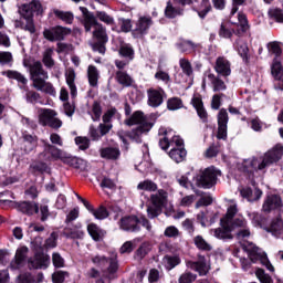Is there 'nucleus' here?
Masks as SVG:
<instances>
[{
  "label": "nucleus",
  "mask_w": 283,
  "mask_h": 283,
  "mask_svg": "<svg viewBox=\"0 0 283 283\" xmlns=\"http://www.w3.org/2000/svg\"><path fill=\"white\" fill-rule=\"evenodd\" d=\"M80 11L82 12V17L77 19L80 23H82L85 32H92L93 28V39H95V43L92 45L93 51L98 52V54H105V52H107L105 45H107V41H109L107 29L98 23L96 15H94L87 8L80 7Z\"/></svg>",
  "instance_id": "nucleus-1"
},
{
  "label": "nucleus",
  "mask_w": 283,
  "mask_h": 283,
  "mask_svg": "<svg viewBox=\"0 0 283 283\" xmlns=\"http://www.w3.org/2000/svg\"><path fill=\"white\" fill-rule=\"evenodd\" d=\"M159 147L164 151H167L169 147H172L169 151L171 160L175 163H182L187 158V150L182 145L185 142L180 136L176 135V132L171 128L160 127L159 132Z\"/></svg>",
  "instance_id": "nucleus-2"
},
{
  "label": "nucleus",
  "mask_w": 283,
  "mask_h": 283,
  "mask_svg": "<svg viewBox=\"0 0 283 283\" xmlns=\"http://www.w3.org/2000/svg\"><path fill=\"white\" fill-rule=\"evenodd\" d=\"M155 123V114H150L147 116L142 111L133 113V115L129 118L125 119V125H128V127H132L133 125L138 126L127 133L128 138H130V140H134L135 143H143V136L151 132V128L154 127Z\"/></svg>",
  "instance_id": "nucleus-3"
},
{
  "label": "nucleus",
  "mask_w": 283,
  "mask_h": 283,
  "mask_svg": "<svg viewBox=\"0 0 283 283\" xmlns=\"http://www.w3.org/2000/svg\"><path fill=\"white\" fill-rule=\"evenodd\" d=\"M283 156L282 144H276L272 149L268 150L263 156L251 157L243 161L245 171H264L266 167L280 163Z\"/></svg>",
  "instance_id": "nucleus-4"
},
{
  "label": "nucleus",
  "mask_w": 283,
  "mask_h": 283,
  "mask_svg": "<svg viewBox=\"0 0 283 283\" xmlns=\"http://www.w3.org/2000/svg\"><path fill=\"white\" fill-rule=\"evenodd\" d=\"M29 72L34 90L48 94L49 96H56V88L54 87V84L48 82L50 75L48 74V71L43 69L41 61H35L30 64Z\"/></svg>",
  "instance_id": "nucleus-5"
},
{
  "label": "nucleus",
  "mask_w": 283,
  "mask_h": 283,
  "mask_svg": "<svg viewBox=\"0 0 283 283\" xmlns=\"http://www.w3.org/2000/svg\"><path fill=\"white\" fill-rule=\"evenodd\" d=\"M21 17L27 20V23L22 25V30L34 34L36 32V27L34 25V14H43V6L41 1L33 0L30 3L22 4L19 9Z\"/></svg>",
  "instance_id": "nucleus-6"
},
{
  "label": "nucleus",
  "mask_w": 283,
  "mask_h": 283,
  "mask_svg": "<svg viewBox=\"0 0 283 283\" xmlns=\"http://www.w3.org/2000/svg\"><path fill=\"white\" fill-rule=\"evenodd\" d=\"M91 262L95 266L104 269L102 271V277H105L106 280H116V273L118 272V260L116 259V254L111 258H107L103 254H92Z\"/></svg>",
  "instance_id": "nucleus-7"
},
{
  "label": "nucleus",
  "mask_w": 283,
  "mask_h": 283,
  "mask_svg": "<svg viewBox=\"0 0 283 283\" xmlns=\"http://www.w3.org/2000/svg\"><path fill=\"white\" fill-rule=\"evenodd\" d=\"M218 176H220V170L213 166H210L203 170H200L192 180L196 187H200L201 189H211V187H216Z\"/></svg>",
  "instance_id": "nucleus-8"
},
{
  "label": "nucleus",
  "mask_w": 283,
  "mask_h": 283,
  "mask_svg": "<svg viewBox=\"0 0 283 283\" xmlns=\"http://www.w3.org/2000/svg\"><path fill=\"white\" fill-rule=\"evenodd\" d=\"M168 198L169 193L164 189H159L157 192L150 195V205L147 207V216L150 220L158 218L163 213V207H167Z\"/></svg>",
  "instance_id": "nucleus-9"
},
{
  "label": "nucleus",
  "mask_w": 283,
  "mask_h": 283,
  "mask_svg": "<svg viewBox=\"0 0 283 283\" xmlns=\"http://www.w3.org/2000/svg\"><path fill=\"white\" fill-rule=\"evenodd\" d=\"M245 251L248 252L250 262H252V264L261 262V264H263V266H265L271 273L275 271V268L273 264H271L269 256H266V253L262 251V249L258 248L253 243H249V247L245 248Z\"/></svg>",
  "instance_id": "nucleus-10"
},
{
  "label": "nucleus",
  "mask_w": 283,
  "mask_h": 283,
  "mask_svg": "<svg viewBox=\"0 0 283 283\" xmlns=\"http://www.w3.org/2000/svg\"><path fill=\"white\" fill-rule=\"evenodd\" d=\"M59 113L51 108H42L39 115V122L42 127H51V129H61L63 127V120L59 117Z\"/></svg>",
  "instance_id": "nucleus-11"
},
{
  "label": "nucleus",
  "mask_w": 283,
  "mask_h": 283,
  "mask_svg": "<svg viewBox=\"0 0 283 283\" xmlns=\"http://www.w3.org/2000/svg\"><path fill=\"white\" fill-rule=\"evenodd\" d=\"M232 231L239 242H247L251 238V229L243 217L235 218L232 221Z\"/></svg>",
  "instance_id": "nucleus-12"
},
{
  "label": "nucleus",
  "mask_w": 283,
  "mask_h": 283,
  "mask_svg": "<svg viewBox=\"0 0 283 283\" xmlns=\"http://www.w3.org/2000/svg\"><path fill=\"white\" fill-rule=\"evenodd\" d=\"M70 32H72V30H70L69 28L55 25V27L45 28L42 34L46 41L54 43L56 41H63L65 36L70 34Z\"/></svg>",
  "instance_id": "nucleus-13"
},
{
  "label": "nucleus",
  "mask_w": 283,
  "mask_h": 283,
  "mask_svg": "<svg viewBox=\"0 0 283 283\" xmlns=\"http://www.w3.org/2000/svg\"><path fill=\"white\" fill-rule=\"evenodd\" d=\"M44 149L39 154L40 160H65L63 156V150L59 149L56 146L43 140Z\"/></svg>",
  "instance_id": "nucleus-14"
},
{
  "label": "nucleus",
  "mask_w": 283,
  "mask_h": 283,
  "mask_svg": "<svg viewBox=\"0 0 283 283\" xmlns=\"http://www.w3.org/2000/svg\"><path fill=\"white\" fill-rule=\"evenodd\" d=\"M154 21L149 17H139L132 30L134 39H143L151 28Z\"/></svg>",
  "instance_id": "nucleus-15"
},
{
  "label": "nucleus",
  "mask_w": 283,
  "mask_h": 283,
  "mask_svg": "<svg viewBox=\"0 0 283 283\" xmlns=\"http://www.w3.org/2000/svg\"><path fill=\"white\" fill-rule=\"evenodd\" d=\"M207 83H210L213 92H224V90H227V84L224 83V81H222L219 76H216V74H213L211 70H208L203 73V90L207 87Z\"/></svg>",
  "instance_id": "nucleus-16"
},
{
  "label": "nucleus",
  "mask_w": 283,
  "mask_h": 283,
  "mask_svg": "<svg viewBox=\"0 0 283 283\" xmlns=\"http://www.w3.org/2000/svg\"><path fill=\"white\" fill-rule=\"evenodd\" d=\"M21 140V150L27 155L32 154V151L39 147V137H36V135L23 132Z\"/></svg>",
  "instance_id": "nucleus-17"
},
{
  "label": "nucleus",
  "mask_w": 283,
  "mask_h": 283,
  "mask_svg": "<svg viewBox=\"0 0 283 283\" xmlns=\"http://www.w3.org/2000/svg\"><path fill=\"white\" fill-rule=\"evenodd\" d=\"M272 76L274 78V90L283 92V67L280 59L274 57L271 66Z\"/></svg>",
  "instance_id": "nucleus-18"
},
{
  "label": "nucleus",
  "mask_w": 283,
  "mask_h": 283,
  "mask_svg": "<svg viewBox=\"0 0 283 283\" xmlns=\"http://www.w3.org/2000/svg\"><path fill=\"white\" fill-rule=\"evenodd\" d=\"M119 227L123 231L136 233L140 231V219L136 216L123 217L119 221Z\"/></svg>",
  "instance_id": "nucleus-19"
},
{
  "label": "nucleus",
  "mask_w": 283,
  "mask_h": 283,
  "mask_svg": "<svg viewBox=\"0 0 283 283\" xmlns=\"http://www.w3.org/2000/svg\"><path fill=\"white\" fill-rule=\"evenodd\" d=\"M218 133L219 140H227V125L229 124V113L226 108H221L218 113Z\"/></svg>",
  "instance_id": "nucleus-20"
},
{
  "label": "nucleus",
  "mask_w": 283,
  "mask_h": 283,
  "mask_svg": "<svg viewBox=\"0 0 283 283\" xmlns=\"http://www.w3.org/2000/svg\"><path fill=\"white\" fill-rule=\"evenodd\" d=\"M283 207V201L282 197L280 195H268L263 202L262 210L265 213H271V211H275L277 209H282Z\"/></svg>",
  "instance_id": "nucleus-21"
},
{
  "label": "nucleus",
  "mask_w": 283,
  "mask_h": 283,
  "mask_svg": "<svg viewBox=\"0 0 283 283\" xmlns=\"http://www.w3.org/2000/svg\"><path fill=\"white\" fill-rule=\"evenodd\" d=\"M29 269H48L50 266V256L44 253H35L28 260Z\"/></svg>",
  "instance_id": "nucleus-22"
},
{
  "label": "nucleus",
  "mask_w": 283,
  "mask_h": 283,
  "mask_svg": "<svg viewBox=\"0 0 283 283\" xmlns=\"http://www.w3.org/2000/svg\"><path fill=\"white\" fill-rule=\"evenodd\" d=\"M221 227L212 230V234L218 240H233L231 231H233V223L221 222Z\"/></svg>",
  "instance_id": "nucleus-23"
},
{
  "label": "nucleus",
  "mask_w": 283,
  "mask_h": 283,
  "mask_svg": "<svg viewBox=\"0 0 283 283\" xmlns=\"http://www.w3.org/2000/svg\"><path fill=\"white\" fill-rule=\"evenodd\" d=\"M165 91L163 88H149L147 91L148 96V105L149 107H160L161 103H164L165 98L163 97Z\"/></svg>",
  "instance_id": "nucleus-24"
},
{
  "label": "nucleus",
  "mask_w": 283,
  "mask_h": 283,
  "mask_svg": "<svg viewBox=\"0 0 283 283\" xmlns=\"http://www.w3.org/2000/svg\"><path fill=\"white\" fill-rule=\"evenodd\" d=\"M28 251H29L28 247H21L17 250L14 260L11 261V264H10L13 271H17V269H21V266L25 264V260L28 258Z\"/></svg>",
  "instance_id": "nucleus-25"
},
{
  "label": "nucleus",
  "mask_w": 283,
  "mask_h": 283,
  "mask_svg": "<svg viewBox=\"0 0 283 283\" xmlns=\"http://www.w3.org/2000/svg\"><path fill=\"white\" fill-rule=\"evenodd\" d=\"M214 70L221 76H231V62L224 56H219L216 61Z\"/></svg>",
  "instance_id": "nucleus-26"
},
{
  "label": "nucleus",
  "mask_w": 283,
  "mask_h": 283,
  "mask_svg": "<svg viewBox=\"0 0 283 283\" xmlns=\"http://www.w3.org/2000/svg\"><path fill=\"white\" fill-rule=\"evenodd\" d=\"M191 104H192V107H195L202 123H208L209 114H207V109H205V104L202 103V99L200 97H193L191 99Z\"/></svg>",
  "instance_id": "nucleus-27"
},
{
  "label": "nucleus",
  "mask_w": 283,
  "mask_h": 283,
  "mask_svg": "<svg viewBox=\"0 0 283 283\" xmlns=\"http://www.w3.org/2000/svg\"><path fill=\"white\" fill-rule=\"evenodd\" d=\"M188 269L196 271L199 275H207V261L205 256L199 258L198 261H188L187 262Z\"/></svg>",
  "instance_id": "nucleus-28"
},
{
  "label": "nucleus",
  "mask_w": 283,
  "mask_h": 283,
  "mask_svg": "<svg viewBox=\"0 0 283 283\" xmlns=\"http://www.w3.org/2000/svg\"><path fill=\"white\" fill-rule=\"evenodd\" d=\"M199 46V43H195L191 40H180L176 43V48L186 54H191L192 52H196Z\"/></svg>",
  "instance_id": "nucleus-29"
},
{
  "label": "nucleus",
  "mask_w": 283,
  "mask_h": 283,
  "mask_svg": "<svg viewBox=\"0 0 283 283\" xmlns=\"http://www.w3.org/2000/svg\"><path fill=\"white\" fill-rule=\"evenodd\" d=\"M65 81L70 88V94L72 98H76L78 91L76 88V72L74 70H69L65 74Z\"/></svg>",
  "instance_id": "nucleus-30"
},
{
  "label": "nucleus",
  "mask_w": 283,
  "mask_h": 283,
  "mask_svg": "<svg viewBox=\"0 0 283 283\" xmlns=\"http://www.w3.org/2000/svg\"><path fill=\"white\" fill-rule=\"evenodd\" d=\"M233 45L244 63H249V45L244 42V40L238 38Z\"/></svg>",
  "instance_id": "nucleus-31"
},
{
  "label": "nucleus",
  "mask_w": 283,
  "mask_h": 283,
  "mask_svg": "<svg viewBox=\"0 0 283 283\" xmlns=\"http://www.w3.org/2000/svg\"><path fill=\"white\" fill-rule=\"evenodd\" d=\"M102 158L106 160H118L120 158V149L118 147H105L99 150Z\"/></svg>",
  "instance_id": "nucleus-32"
},
{
  "label": "nucleus",
  "mask_w": 283,
  "mask_h": 283,
  "mask_svg": "<svg viewBox=\"0 0 283 283\" xmlns=\"http://www.w3.org/2000/svg\"><path fill=\"white\" fill-rule=\"evenodd\" d=\"M240 195L242 198H247L248 202H255V200H260V198H262V190L255 189L253 191L250 187H247L241 189Z\"/></svg>",
  "instance_id": "nucleus-33"
},
{
  "label": "nucleus",
  "mask_w": 283,
  "mask_h": 283,
  "mask_svg": "<svg viewBox=\"0 0 283 283\" xmlns=\"http://www.w3.org/2000/svg\"><path fill=\"white\" fill-rule=\"evenodd\" d=\"M19 211L22 213H27V216H34V213H39V205L30 201H22L18 205Z\"/></svg>",
  "instance_id": "nucleus-34"
},
{
  "label": "nucleus",
  "mask_w": 283,
  "mask_h": 283,
  "mask_svg": "<svg viewBox=\"0 0 283 283\" xmlns=\"http://www.w3.org/2000/svg\"><path fill=\"white\" fill-rule=\"evenodd\" d=\"M2 76H7V78L17 81L19 85H28V77H25V75L19 73L18 71H4L2 72Z\"/></svg>",
  "instance_id": "nucleus-35"
},
{
  "label": "nucleus",
  "mask_w": 283,
  "mask_h": 283,
  "mask_svg": "<svg viewBox=\"0 0 283 283\" xmlns=\"http://www.w3.org/2000/svg\"><path fill=\"white\" fill-rule=\"evenodd\" d=\"M50 160L39 158L38 155V159L31 164V169H33V171H38L39 174H50V166L46 164Z\"/></svg>",
  "instance_id": "nucleus-36"
},
{
  "label": "nucleus",
  "mask_w": 283,
  "mask_h": 283,
  "mask_svg": "<svg viewBox=\"0 0 283 283\" xmlns=\"http://www.w3.org/2000/svg\"><path fill=\"white\" fill-rule=\"evenodd\" d=\"M52 56H54V49L49 48L43 52L42 63L48 70H52V67L55 65Z\"/></svg>",
  "instance_id": "nucleus-37"
},
{
  "label": "nucleus",
  "mask_w": 283,
  "mask_h": 283,
  "mask_svg": "<svg viewBox=\"0 0 283 283\" xmlns=\"http://www.w3.org/2000/svg\"><path fill=\"white\" fill-rule=\"evenodd\" d=\"M62 233L64 238H67L71 240H81V238H83L84 235L83 230H77V229L71 228L70 226L64 228Z\"/></svg>",
  "instance_id": "nucleus-38"
},
{
  "label": "nucleus",
  "mask_w": 283,
  "mask_h": 283,
  "mask_svg": "<svg viewBox=\"0 0 283 283\" xmlns=\"http://www.w3.org/2000/svg\"><path fill=\"white\" fill-rule=\"evenodd\" d=\"M165 269L167 271H171L172 269H176L178 264H180L181 260L178 255H166L163 260Z\"/></svg>",
  "instance_id": "nucleus-39"
},
{
  "label": "nucleus",
  "mask_w": 283,
  "mask_h": 283,
  "mask_svg": "<svg viewBox=\"0 0 283 283\" xmlns=\"http://www.w3.org/2000/svg\"><path fill=\"white\" fill-rule=\"evenodd\" d=\"M116 81L119 83V85H124V87H130L132 83H134V80L127 72L125 71H117L116 72Z\"/></svg>",
  "instance_id": "nucleus-40"
},
{
  "label": "nucleus",
  "mask_w": 283,
  "mask_h": 283,
  "mask_svg": "<svg viewBox=\"0 0 283 283\" xmlns=\"http://www.w3.org/2000/svg\"><path fill=\"white\" fill-rule=\"evenodd\" d=\"M235 213H238V205L232 202V205L228 207L226 217L221 219V222H226L227 224H233V218L235 217Z\"/></svg>",
  "instance_id": "nucleus-41"
},
{
  "label": "nucleus",
  "mask_w": 283,
  "mask_h": 283,
  "mask_svg": "<svg viewBox=\"0 0 283 283\" xmlns=\"http://www.w3.org/2000/svg\"><path fill=\"white\" fill-rule=\"evenodd\" d=\"M180 14H182V10L180 8L174 7V3L168 1L165 9V15L167 19H176V17H180Z\"/></svg>",
  "instance_id": "nucleus-42"
},
{
  "label": "nucleus",
  "mask_w": 283,
  "mask_h": 283,
  "mask_svg": "<svg viewBox=\"0 0 283 283\" xmlns=\"http://www.w3.org/2000/svg\"><path fill=\"white\" fill-rule=\"evenodd\" d=\"M88 83L91 87L98 85V69L94 65H90L87 69Z\"/></svg>",
  "instance_id": "nucleus-43"
},
{
  "label": "nucleus",
  "mask_w": 283,
  "mask_h": 283,
  "mask_svg": "<svg viewBox=\"0 0 283 283\" xmlns=\"http://www.w3.org/2000/svg\"><path fill=\"white\" fill-rule=\"evenodd\" d=\"M137 189L139 191H158V185L150 179H146L137 185Z\"/></svg>",
  "instance_id": "nucleus-44"
},
{
  "label": "nucleus",
  "mask_w": 283,
  "mask_h": 283,
  "mask_svg": "<svg viewBox=\"0 0 283 283\" xmlns=\"http://www.w3.org/2000/svg\"><path fill=\"white\" fill-rule=\"evenodd\" d=\"M119 55H122L124 59H127V61H134V48L130 44H122L119 48Z\"/></svg>",
  "instance_id": "nucleus-45"
},
{
  "label": "nucleus",
  "mask_w": 283,
  "mask_h": 283,
  "mask_svg": "<svg viewBox=\"0 0 283 283\" xmlns=\"http://www.w3.org/2000/svg\"><path fill=\"white\" fill-rule=\"evenodd\" d=\"M185 105L182 104V99L180 97H170L167 101V109L169 112H176L178 109H182Z\"/></svg>",
  "instance_id": "nucleus-46"
},
{
  "label": "nucleus",
  "mask_w": 283,
  "mask_h": 283,
  "mask_svg": "<svg viewBox=\"0 0 283 283\" xmlns=\"http://www.w3.org/2000/svg\"><path fill=\"white\" fill-rule=\"evenodd\" d=\"M63 163L74 167V169H83L85 167V160L78 157H65Z\"/></svg>",
  "instance_id": "nucleus-47"
},
{
  "label": "nucleus",
  "mask_w": 283,
  "mask_h": 283,
  "mask_svg": "<svg viewBox=\"0 0 283 283\" xmlns=\"http://www.w3.org/2000/svg\"><path fill=\"white\" fill-rule=\"evenodd\" d=\"M54 14L57 19H61V21H64V23H67L69 25L74 21V13L70 11L54 10Z\"/></svg>",
  "instance_id": "nucleus-48"
},
{
  "label": "nucleus",
  "mask_w": 283,
  "mask_h": 283,
  "mask_svg": "<svg viewBox=\"0 0 283 283\" xmlns=\"http://www.w3.org/2000/svg\"><path fill=\"white\" fill-rule=\"evenodd\" d=\"M193 242L199 251H211V249H213L211 244H209V242L202 238V235L195 237Z\"/></svg>",
  "instance_id": "nucleus-49"
},
{
  "label": "nucleus",
  "mask_w": 283,
  "mask_h": 283,
  "mask_svg": "<svg viewBox=\"0 0 283 283\" xmlns=\"http://www.w3.org/2000/svg\"><path fill=\"white\" fill-rule=\"evenodd\" d=\"M248 218L253 227H262V223L264 222V217H262L259 212H248Z\"/></svg>",
  "instance_id": "nucleus-50"
},
{
  "label": "nucleus",
  "mask_w": 283,
  "mask_h": 283,
  "mask_svg": "<svg viewBox=\"0 0 283 283\" xmlns=\"http://www.w3.org/2000/svg\"><path fill=\"white\" fill-rule=\"evenodd\" d=\"M25 101H27V103L36 105V103H41V94L35 91H27Z\"/></svg>",
  "instance_id": "nucleus-51"
},
{
  "label": "nucleus",
  "mask_w": 283,
  "mask_h": 283,
  "mask_svg": "<svg viewBox=\"0 0 283 283\" xmlns=\"http://www.w3.org/2000/svg\"><path fill=\"white\" fill-rule=\"evenodd\" d=\"M179 66L181 67L182 72H184V74H186V76H191V74H193V67L191 66V62H189V60L180 59Z\"/></svg>",
  "instance_id": "nucleus-52"
},
{
  "label": "nucleus",
  "mask_w": 283,
  "mask_h": 283,
  "mask_svg": "<svg viewBox=\"0 0 283 283\" xmlns=\"http://www.w3.org/2000/svg\"><path fill=\"white\" fill-rule=\"evenodd\" d=\"M92 120L98 122L101 120V116H103V107L101 106V103L94 102L92 106Z\"/></svg>",
  "instance_id": "nucleus-53"
},
{
  "label": "nucleus",
  "mask_w": 283,
  "mask_h": 283,
  "mask_svg": "<svg viewBox=\"0 0 283 283\" xmlns=\"http://www.w3.org/2000/svg\"><path fill=\"white\" fill-rule=\"evenodd\" d=\"M270 19H273L277 23H283V12L282 9L272 8L268 11Z\"/></svg>",
  "instance_id": "nucleus-54"
},
{
  "label": "nucleus",
  "mask_w": 283,
  "mask_h": 283,
  "mask_svg": "<svg viewBox=\"0 0 283 283\" xmlns=\"http://www.w3.org/2000/svg\"><path fill=\"white\" fill-rule=\"evenodd\" d=\"M87 231L91 238L95 240V242H98V240H101V228H98V226L91 223L87 227Z\"/></svg>",
  "instance_id": "nucleus-55"
},
{
  "label": "nucleus",
  "mask_w": 283,
  "mask_h": 283,
  "mask_svg": "<svg viewBox=\"0 0 283 283\" xmlns=\"http://www.w3.org/2000/svg\"><path fill=\"white\" fill-rule=\"evenodd\" d=\"M93 216L96 220H105V218H109V212L107 208L101 206L98 209L93 210Z\"/></svg>",
  "instance_id": "nucleus-56"
},
{
  "label": "nucleus",
  "mask_w": 283,
  "mask_h": 283,
  "mask_svg": "<svg viewBox=\"0 0 283 283\" xmlns=\"http://www.w3.org/2000/svg\"><path fill=\"white\" fill-rule=\"evenodd\" d=\"M87 277L96 280L95 283H105V280H103V277L101 276V271H98L96 268H91L87 271Z\"/></svg>",
  "instance_id": "nucleus-57"
},
{
  "label": "nucleus",
  "mask_w": 283,
  "mask_h": 283,
  "mask_svg": "<svg viewBox=\"0 0 283 283\" xmlns=\"http://www.w3.org/2000/svg\"><path fill=\"white\" fill-rule=\"evenodd\" d=\"M155 78L157 81H163L166 85L171 83V76H169V73L158 69V71L155 73Z\"/></svg>",
  "instance_id": "nucleus-58"
},
{
  "label": "nucleus",
  "mask_w": 283,
  "mask_h": 283,
  "mask_svg": "<svg viewBox=\"0 0 283 283\" xmlns=\"http://www.w3.org/2000/svg\"><path fill=\"white\" fill-rule=\"evenodd\" d=\"M96 17L106 25H114V19L105 11H97Z\"/></svg>",
  "instance_id": "nucleus-59"
},
{
  "label": "nucleus",
  "mask_w": 283,
  "mask_h": 283,
  "mask_svg": "<svg viewBox=\"0 0 283 283\" xmlns=\"http://www.w3.org/2000/svg\"><path fill=\"white\" fill-rule=\"evenodd\" d=\"M65 277H70V274L65 271H56L52 274L53 283H64Z\"/></svg>",
  "instance_id": "nucleus-60"
},
{
  "label": "nucleus",
  "mask_w": 283,
  "mask_h": 283,
  "mask_svg": "<svg viewBox=\"0 0 283 283\" xmlns=\"http://www.w3.org/2000/svg\"><path fill=\"white\" fill-rule=\"evenodd\" d=\"M147 253H149V245L147 243H143L135 252V256L137 260H143Z\"/></svg>",
  "instance_id": "nucleus-61"
},
{
  "label": "nucleus",
  "mask_w": 283,
  "mask_h": 283,
  "mask_svg": "<svg viewBox=\"0 0 283 283\" xmlns=\"http://www.w3.org/2000/svg\"><path fill=\"white\" fill-rule=\"evenodd\" d=\"M255 275L258 277V280H260L261 283H272L273 280L269 276V274H266V272H264V270L262 269H258L255 272Z\"/></svg>",
  "instance_id": "nucleus-62"
},
{
  "label": "nucleus",
  "mask_w": 283,
  "mask_h": 283,
  "mask_svg": "<svg viewBox=\"0 0 283 283\" xmlns=\"http://www.w3.org/2000/svg\"><path fill=\"white\" fill-rule=\"evenodd\" d=\"M196 282V275L191 272H185L179 277V283H193Z\"/></svg>",
  "instance_id": "nucleus-63"
},
{
  "label": "nucleus",
  "mask_w": 283,
  "mask_h": 283,
  "mask_svg": "<svg viewBox=\"0 0 283 283\" xmlns=\"http://www.w3.org/2000/svg\"><path fill=\"white\" fill-rule=\"evenodd\" d=\"M18 283H36V280L32 274L23 273L18 276Z\"/></svg>",
  "instance_id": "nucleus-64"
}]
</instances>
